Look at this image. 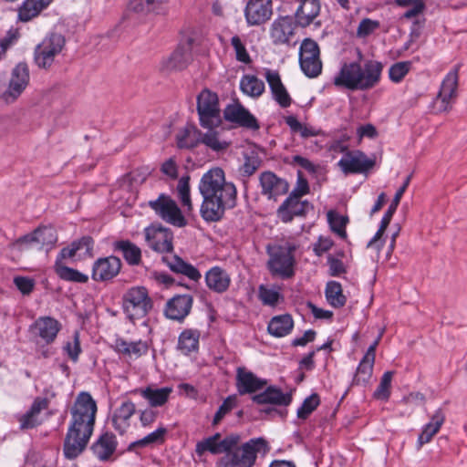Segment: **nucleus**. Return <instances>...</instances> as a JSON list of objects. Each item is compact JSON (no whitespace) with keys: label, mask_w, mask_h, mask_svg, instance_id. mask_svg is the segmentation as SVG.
I'll list each match as a JSON object with an SVG mask.
<instances>
[{"label":"nucleus","mask_w":467,"mask_h":467,"mask_svg":"<svg viewBox=\"0 0 467 467\" xmlns=\"http://www.w3.org/2000/svg\"><path fill=\"white\" fill-rule=\"evenodd\" d=\"M97 403L88 392H81L71 408V422L64 441V454L75 459L86 449L93 433Z\"/></svg>","instance_id":"1"},{"label":"nucleus","mask_w":467,"mask_h":467,"mask_svg":"<svg viewBox=\"0 0 467 467\" xmlns=\"http://www.w3.org/2000/svg\"><path fill=\"white\" fill-rule=\"evenodd\" d=\"M199 189L203 197L201 214L205 221L220 220L224 211L235 204V186L225 182L224 172L221 168L206 172L201 180Z\"/></svg>","instance_id":"2"},{"label":"nucleus","mask_w":467,"mask_h":467,"mask_svg":"<svg viewBox=\"0 0 467 467\" xmlns=\"http://www.w3.org/2000/svg\"><path fill=\"white\" fill-rule=\"evenodd\" d=\"M202 36L196 30L183 33L177 48L160 64V69L164 73L182 70L202 53Z\"/></svg>","instance_id":"3"},{"label":"nucleus","mask_w":467,"mask_h":467,"mask_svg":"<svg viewBox=\"0 0 467 467\" xmlns=\"http://www.w3.org/2000/svg\"><path fill=\"white\" fill-rule=\"evenodd\" d=\"M267 450V442L263 438L251 439L241 447L236 446L221 459V467H252L257 453Z\"/></svg>","instance_id":"4"},{"label":"nucleus","mask_w":467,"mask_h":467,"mask_svg":"<svg viewBox=\"0 0 467 467\" xmlns=\"http://www.w3.org/2000/svg\"><path fill=\"white\" fill-rule=\"evenodd\" d=\"M152 308V301L143 286L129 289L123 296V309L130 320L140 319Z\"/></svg>","instance_id":"5"},{"label":"nucleus","mask_w":467,"mask_h":467,"mask_svg":"<svg viewBox=\"0 0 467 467\" xmlns=\"http://www.w3.org/2000/svg\"><path fill=\"white\" fill-rule=\"evenodd\" d=\"M458 72L451 70L441 82L440 91L431 103V114L439 115L448 112L457 97Z\"/></svg>","instance_id":"6"},{"label":"nucleus","mask_w":467,"mask_h":467,"mask_svg":"<svg viewBox=\"0 0 467 467\" xmlns=\"http://www.w3.org/2000/svg\"><path fill=\"white\" fill-rule=\"evenodd\" d=\"M65 39L60 34H51L45 37L35 49V62L41 68H49L55 58L61 53Z\"/></svg>","instance_id":"7"},{"label":"nucleus","mask_w":467,"mask_h":467,"mask_svg":"<svg viewBox=\"0 0 467 467\" xmlns=\"http://www.w3.org/2000/svg\"><path fill=\"white\" fill-rule=\"evenodd\" d=\"M296 244L286 242L278 246L272 254L268 262V267L272 274L278 275L283 277H290L293 275L294 252Z\"/></svg>","instance_id":"8"},{"label":"nucleus","mask_w":467,"mask_h":467,"mask_svg":"<svg viewBox=\"0 0 467 467\" xmlns=\"http://www.w3.org/2000/svg\"><path fill=\"white\" fill-rule=\"evenodd\" d=\"M201 126L207 130L205 133H202L201 143L213 151H225L231 145V142L223 139L221 130L222 121L220 119H200Z\"/></svg>","instance_id":"9"},{"label":"nucleus","mask_w":467,"mask_h":467,"mask_svg":"<svg viewBox=\"0 0 467 467\" xmlns=\"http://www.w3.org/2000/svg\"><path fill=\"white\" fill-rule=\"evenodd\" d=\"M299 62L302 71L309 78L318 76L322 69V63L319 57V47L317 44L306 39L300 47Z\"/></svg>","instance_id":"10"},{"label":"nucleus","mask_w":467,"mask_h":467,"mask_svg":"<svg viewBox=\"0 0 467 467\" xmlns=\"http://www.w3.org/2000/svg\"><path fill=\"white\" fill-rule=\"evenodd\" d=\"M149 204L164 221L179 227L186 224L177 203L169 196L161 194L157 200L150 201Z\"/></svg>","instance_id":"11"},{"label":"nucleus","mask_w":467,"mask_h":467,"mask_svg":"<svg viewBox=\"0 0 467 467\" xmlns=\"http://www.w3.org/2000/svg\"><path fill=\"white\" fill-rule=\"evenodd\" d=\"M273 15L271 0H249L244 9L248 26H260L267 22Z\"/></svg>","instance_id":"12"},{"label":"nucleus","mask_w":467,"mask_h":467,"mask_svg":"<svg viewBox=\"0 0 467 467\" xmlns=\"http://www.w3.org/2000/svg\"><path fill=\"white\" fill-rule=\"evenodd\" d=\"M410 178H411V175L408 176L407 179L405 180L403 185L397 191L390 205L389 206L388 210L386 211V213L380 222V225H379L378 232L376 233L375 236L368 242V247H373L378 252L381 248L383 243L381 242L380 239H381L383 234L385 233L386 229L388 228V226L392 219V216L395 213V212L400 204V199H401L403 193L405 192L407 187L410 184Z\"/></svg>","instance_id":"13"},{"label":"nucleus","mask_w":467,"mask_h":467,"mask_svg":"<svg viewBox=\"0 0 467 467\" xmlns=\"http://www.w3.org/2000/svg\"><path fill=\"white\" fill-rule=\"evenodd\" d=\"M239 441L240 437L238 435L232 434L221 440V435L216 433L198 442L196 445V452L199 455H202L205 451H210L213 454L226 453V451L237 446Z\"/></svg>","instance_id":"14"},{"label":"nucleus","mask_w":467,"mask_h":467,"mask_svg":"<svg viewBox=\"0 0 467 467\" xmlns=\"http://www.w3.org/2000/svg\"><path fill=\"white\" fill-rule=\"evenodd\" d=\"M171 232L161 226H150L145 229L148 245L158 253H170L173 249Z\"/></svg>","instance_id":"15"},{"label":"nucleus","mask_w":467,"mask_h":467,"mask_svg":"<svg viewBox=\"0 0 467 467\" xmlns=\"http://www.w3.org/2000/svg\"><path fill=\"white\" fill-rule=\"evenodd\" d=\"M29 83V69L26 64L19 63L11 73L8 89L4 94L6 102L16 99L25 90Z\"/></svg>","instance_id":"16"},{"label":"nucleus","mask_w":467,"mask_h":467,"mask_svg":"<svg viewBox=\"0 0 467 467\" xmlns=\"http://www.w3.org/2000/svg\"><path fill=\"white\" fill-rule=\"evenodd\" d=\"M338 165L346 173H359L371 169L375 165V161L367 158L359 151L348 152L339 161Z\"/></svg>","instance_id":"17"},{"label":"nucleus","mask_w":467,"mask_h":467,"mask_svg":"<svg viewBox=\"0 0 467 467\" xmlns=\"http://www.w3.org/2000/svg\"><path fill=\"white\" fill-rule=\"evenodd\" d=\"M311 204L306 201H301L298 197L288 196L277 210V216L284 223L291 222L295 216H304L309 210Z\"/></svg>","instance_id":"18"},{"label":"nucleus","mask_w":467,"mask_h":467,"mask_svg":"<svg viewBox=\"0 0 467 467\" xmlns=\"http://www.w3.org/2000/svg\"><path fill=\"white\" fill-rule=\"evenodd\" d=\"M193 298L191 295H177L165 306V316L172 320L182 321L191 312Z\"/></svg>","instance_id":"19"},{"label":"nucleus","mask_w":467,"mask_h":467,"mask_svg":"<svg viewBox=\"0 0 467 467\" xmlns=\"http://www.w3.org/2000/svg\"><path fill=\"white\" fill-rule=\"evenodd\" d=\"M260 184L262 193L269 199H276L278 196L285 194L289 190L288 182L271 171L261 174Z\"/></svg>","instance_id":"20"},{"label":"nucleus","mask_w":467,"mask_h":467,"mask_svg":"<svg viewBox=\"0 0 467 467\" xmlns=\"http://www.w3.org/2000/svg\"><path fill=\"white\" fill-rule=\"evenodd\" d=\"M296 26L289 16L275 19L269 29L270 37L274 44H288L294 36Z\"/></svg>","instance_id":"21"},{"label":"nucleus","mask_w":467,"mask_h":467,"mask_svg":"<svg viewBox=\"0 0 467 467\" xmlns=\"http://www.w3.org/2000/svg\"><path fill=\"white\" fill-rule=\"evenodd\" d=\"M121 267L120 260L116 256L98 259L92 269V278L95 281H107L116 276Z\"/></svg>","instance_id":"22"},{"label":"nucleus","mask_w":467,"mask_h":467,"mask_svg":"<svg viewBox=\"0 0 467 467\" xmlns=\"http://www.w3.org/2000/svg\"><path fill=\"white\" fill-rule=\"evenodd\" d=\"M361 64L358 62L346 63L342 66L334 82L337 86H344L351 89H358V86H362L365 81H359Z\"/></svg>","instance_id":"23"},{"label":"nucleus","mask_w":467,"mask_h":467,"mask_svg":"<svg viewBox=\"0 0 467 467\" xmlns=\"http://www.w3.org/2000/svg\"><path fill=\"white\" fill-rule=\"evenodd\" d=\"M266 385V381L257 378L244 368H238L236 388L239 394L254 393Z\"/></svg>","instance_id":"24"},{"label":"nucleus","mask_w":467,"mask_h":467,"mask_svg":"<svg viewBox=\"0 0 467 467\" xmlns=\"http://www.w3.org/2000/svg\"><path fill=\"white\" fill-rule=\"evenodd\" d=\"M199 117H220L221 108L217 94L204 89L197 98Z\"/></svg>","instance_id":"25"},{"label":"nucleus","mask_w":467,"mask_h":467,"mask_svg":"<svg viewBox=\"0 0 467 467\" xmlns=\"http://www.w3.org/2000/svg\"><path fill=\"white\" fill-rule=\"evenodd\" d=\"M60 324L55 318L49 317H39L33 326V331L47 343L53 342L58 331Z\"/></svg>","instance_id":"26"},{"label":"nucleus","mask_w":467,"mask_h":467,"mask_svg":"<svg viewBox=\"0 0 467 467\" xmlns=\"http://www.w3.org/2000/svg\"><path fill=\"white\" fill-rule=\"evenodd\" d=\"M175 140L179 149L191 150L201 143L202 132L195 126L187 123L177 131Z\"/></svg>","instance_id":"27"},{"label":"nucleus","mask_w":467,"mask_h":467,"mask_svg":"<svg viewBox=\"0 0 467 467\" xmlns=\"http://www.w3.org/2000/svg\"><path fill=\"white\" fill-rule=\"evenodd\" d=\"M136 411L135 404L127 400L124 401L116 410L112 416V424L117 431L123 434L130 427V420Z\"/></svg>","instance_id":"28"},{"label":"nucleus","mask_w":467,"mask_h":467,"mask_svg":"<svg viewBox=\"0 0 467 467\" xmlns=\"http://www.w3.org/2000/svg\"><path fill=\"white\" fill-rule=\"evenodd\" d=\"M162 261L165 263L169 268L177 274H182L191 280L198 281L202 275L192 265H190L184 262L178 255H164L162 256Z\"/></svg>","instance_id":"29"},{"label":"nucleus","mask_w":467,"mask_h":467,"mask_svg":"<svg viewBox=\"0 0 467 467\" xmlns=\"http://www.w3.org/2000/svg\"><path fill=\"white\" fill-rule=\"evenodd\" d=\"M265 77L269 84L273 97L277 103L282 107L289 106L291 99L281 82L279 74L276 71L267 69Z\"/></svg>","instance_id":"30"},{"label":"nucleus","mask_w":467,"mask_h":467,"mask_svg":"<svg viewBox=\"0 0 467 467\" xmlns=\"http://www.w3.org/2000/svg\"><path fill=\"white\" fill-rule=\"evenodd\" d=\"M253 400L258 404H274L279 406H287L292 401V396L289 393H284L276 387H268L264 392L254 395Z\"/></svg>","instance_id":"31"},{"label":"nucleus","mask_w":467,"mask_h":467,"mask_svg":"<svg viewBox=\"0 0 467 467\" xmlns=\"http://www.w3.org/2000/svg\"><path fill=\"white\" fill-rule=\"evenodd\" d=\"M205 281L211 290L216 293H223L229 288L231 277L225 270L214 266L206 273Z\"/></svg>","instance_id":"32"},{"label":"nucleus","mask_w":467,"mask_h":467,"mask_svg":"<svg viewBox=\"0 0 467 467\" xmlns=\"http://www.w3.org/2000/svg\"><path fill=\"white\" fill-rule=\"evenodd\" d=\"M114 348L119 353L134 359L145 355L149 349L147 342L142 340L128 342L123 338H117L114 343Z\"/></svg>","instance_id":"33"},{"label":"nucleus","mask_w":467,"mask_h":467,"mask_svg":"<svg viewBox=\"0 0 467 467\" xmlns=\"http://www.w3.org/2000/svg\"><path fill=\"white\" fill-rule=\"evenodd\" d=\"M382 67L379 62L367 61L361 65L359 73V81H365V84L358 86V89H368L374 87L380 78Z\"/></svg>","instance_id":"34"},{"label":"nucleus","mask_w":467,"mask_h":467,"mask_svg":"<svg viewBox=\"0 0 467 467\" xmlns=\"http://www.w3.org/2000/svg\"><path fill=\"white\" fill-rule=\"evenodd\" d=\"M445 416L441 410H438L431 416V421L426 424L419 435L418 438V448H421L422 445L430 442L433 436H435L442 424L444 423Z\"/></svg>","instance_id":"35"},{"label":"nucleus","mask_w":467,"mask_h":467,"mask_svg":"<svg viewBox=\"0 0 467 467\" xmlns=\"http://www.w3.org/2000/svg\"><path fill=\"white\" fill-rule=\"evenodd\" d=\"M320 5L317 0H303L296 10V18L301 26H306L317 16Z\"/></svg>","instance_id":"36"},{"label":"nucleus","mask_w":467,"mask_h":467,"mask_svg":"<svg viewBox=\"0 0 467 467\" xmlns=\"http://www.w3.org/2000/svg\"><path fill=\"white\" fill-rule=\"evenodd\" d=\"M241 91L253 99H257L265 90V82L254 74H244L240 79Z\"/></svg>","instance_id":"37"},{"label":"nucleus","mask_w":467,"mask_h":467,"mask_svg":"<svg viewBox=\"0 0 467 467\" xmlns=\"http://www.w3.org/2000/svg\"><path fill=\"white\" fill-rule=\"evenodd\" d=\"M171 388H153L147 387L145 389H136L135 392L139 393L144 399H146L151 407H159L164 405L171 393Z\"/></svg>","instance_id":"38"},{"label":"nucleus","mask_w":467,"mask_h":467,"mask_svg":"<svg viewBox=\"0 0 467 467\" xmlns=\"http://www.w3.org/2000/svg\"><path fill=\"white\" fill-rule=\"evenodd\" d=\"M117 446L116 438L112 433H104L100 436L92 449L95 455L101 461L108 460L115 451Z\"/></svg>","instance_id":"39"},{"label":"nucleus","mask_w":467,"mask_h":467,"mask_svg":"<svg viewBox=\"0 0 467 467\" xmlns=\"http://www.w3.org/2000/svg\"><path fill=\"white\" fill-rule=\"evenodd\" d=\"M53 0H26L18 10V17L27 22L52 3Z\"/></svg>","instance_id":"40"},{"label":"nucleus","mask_w":467,"mask_h":467,"mask_svg":"<svg viewBox=\"0 0 467 467\" xmlns=\"http://www.w3.org/2000/svg\"><path fill=\"white\" fill-rule=\"evenodd\" d=\"M294 327V321L290 315L274 317L268 324V331L271 335L281 337L289 334Z\"/></svg>","instance_id":"41"},{"label":"nucleus","mask_w":467,"mask_h":467,"mask_svg":"<svg viewBox=\"0 0 467 467\" xmlns=\"http://www.w3.org/2000/svg\"><path fill=\"white\" fill-rule=\"evenodd\" d=\"M35 231L36 244L41 249L51 250L57 242V231L51 226H41Z\"/></svg>","instance_id":"42"},{"label":"nucleus","mask_w":467,"mask_h":467,"mask_svg":"<svg viewBox=\"0 0 467 467\" xmlns=\"http://www.w3.org/2000/svg\"><path fill=\"white\" fill-rule=\"evenodd\" d=\"M81 245H85V254H88V256H91L93 240L91 237L85 236L78 241L73 242L70 246L63 248L57 259H59L61 263L62 260L66 258H71L75 256L77 253L81 250Z\"/></svg>","instance_id":"43"},{"label":"nucleus","mask_w":467,"mask_h":467,"mask_svg":"<svg viewBox=\"0 0 467 467\" xmlns=\"http://www.w3.org/2000/svg\"><path fill=\"white\" fill-rule=\"evenodd\" d=\"M115 248L121 251L125 260L131 265H138L141 260V251L140 247L130 241H118L115 243Z\"/></svg>","instance_id":"44"},{"label":"nucleus","mask_w":467,"mask_h":467,"mask_svg":"<svg viewBox=\"0 0 467 467\" xmlns=\"http://www.w3.org/2000/svg\"><path fill=\"white\" fill-rule=\"evenodd\" d=\"M326 297L329 305L336 308L343 306L347 301L341 285L336 281H330L327 284Z\"/></svg>","instance_id":"45"},{"label":"nucleus","mask_w":467,"mask_h":467,"mask_svg":"<svg viewBox=\"0 0 467 467\" xmlns=\"http://www.w3.org/2000/svg\"><path fill=\"white\" fill-rule=\"evenodd\" d=\"M200 332L195 329L184 330L179 337V348L185 354L194 351L198 348Z\"/></svg>","instance_id":"46"},{"label":"nucleus","mask_w":467,"mask_h":467,"mask_svg":"<svg viewBox=\"0 0 467 467\" xmlns=\"http://www.w3.org/2000/svg\"><path fill=\"white\" fill-rule=\"evenodd\" d=\"M375 359L369 357H363L353 379L355 384H366L369 381L374 367Z\"/></svg>","instance_id":"47"},{"label":"nucleus","mask_w":467,"mask_h":467,"mask_svg":"<svg viewBox=\"0 0 467 467\" xmlns=\"http://www.w3.org/2000/svg\"><path fill=\"white\" fill-rule=\"evenodd\" d=\"M55 271L60 278L67 281L86 283L88 280V275L78 272L76 269L63 265L59 259H57L56 261Z\"/></svg>","instance_id":"48"},{"label":"nucleus","mask_w":467,"mask_h":467,"mask_svg":"<svg viewBox=\"0 0 467 467\" xmlns=\"http://www.w3.org/2000/svg\"><path fill=\"white\" fill-rule=\"evenodd\" d=\"M230 42L234 52L235 59L242 64L250 65L252 58L246 48L245 40L240 36L234 35L231 37Z\"/></svg>","instance_id":"49"},{"label":"nucleus","mask_w":467,"mask_h":467,"mask_svg":"<svg viewBox=\"0 0 467 467\" xmlns=\"http://www.w3.org/2000/svg\"><path fill=\"white\" fill-rule=\"evenodd\" d=\"M286 123L294 133L299 134L302 138L317 136L320 130L299 121L298 119H286Z\"/></svg>","instance_id":"50"},{"label":"nucleus","mask_w":467,"mask_h":467,"mask_svg":"<svg viewBox=\"0 0 467 467\" xmlns=\"http://www.w3.org/2000/svg\"><path fill=\"white\" fill-rule=\"evenodd\" d=\"M167 429L165 427H159L153 432L131 443L129 449L131 450L134 447H145L152 444H161L164 441Z\"/></svg>","instance_id":"51"},{"label":"nucleus","mask_w":467,"mask_h":467,"mask_svg":"<svg viewBox=\"0 0 467 467\" xmlns=\"http://www.w3.org/2000/svg\"><path fill=\"white\" fill-rule=\"evenodd\" d=\"M327 221L331 230L341 238L347 237L346 225L348 223V217L342 216L334 211L327 213Z\"/></svg>","instance_id":"52"},{"label":"nucleus","mask_w":467,"mask_h":467,"mask_svg":"<svg viewBox=\"0 0 467 467\" xmlns=\"http://www.w3.org/2000/svg\"><path fill=\"white\" fill-rule=\"evenodd\" d=\"M393 377L392 371H387L383 374L380 383L375 390L373 396L377 400H388L390 396L391 380Z\"/></svg>","instance_id":"53"},{"label":"nucleus","mask_w":467,"mask_h":467,"mask_svg":"<svg viewBox=\"0 0 467 467\" xmlns=\"http://www.w3.org/2000/svg\"><path fill=\"white\" fill-rule=\"evenodd\" d=\"M177 192L182 206L186 208L187 212H191L192 210V203L190 198L189 177H182L179 180Z\"/></svg>","instance_id":"54"},{"label":"nucleus","mask_w":467,"mask_h":467,"mask_svg":"<svg viewBox=\"0 0 467 467\" xmlns=\"http://www.w3.org/2000/svg\"><path fill=\"white\" fill-rule=\"evenodd\" d=\"M379 27V21L370 18H364L359 22L357 29V36L359 38H367L376 33Z\"/></svg>","instance_id":"55"},{"label":"nucleus","mask_w":467,"mask_h":467,"mask_svg":"<svg viewBox=\"0 0 467 467\" xmlns=\"http://www.w3.org/2000/svg\"><path fill=\"white\" fill-rule=\"evenodd\" d=\"M167 0H130V7L136 12L158 11Z\"/></svg>","instance_id":"56"},{"label":"nucleus","mask_w":467,"mask_h":467,"mask_svg":"<svg viewBox=\"0 0 467 467\" xmlns=\"http://www.w3.org/2000/svg\"><path fill=\"white\" fill-rule=\"evenodd\" d=\"M258 296L265 305L275 306L279 300L280 293L275 287L261 285L258 287Z\"/></svg>","instance_id":"57"},{"label":"nucleus","mask_w":467,"mask_h":467,"mask_svg":"<svg viewBox=\"0 0 467 467\" xmlns=\"http://www.w3.org/2000/svg\"><path fill=\"white\" fill-rule=\"evenodd\" d=\"M319 402L318 395L312 394L304 400L302 406L298 409L297 417L300 419H306L308 415L311 414L318 406Z\"/></svg>","instance_id":"58"},{"label":"nucleus","mask_w":467,"mask_h":467,"mask_svg":"<svg viewBox=\"0 0 467 467\" xmlns=\"http://www.w3.org/2000/svg\"><path fill=\"white\" fill-rule=\"evenodd\" d=\"M223 117H253L236 99H233L224 109Z\"/></svg>","instance_id":"59"},{"label":"nucleus","mask_w":467,"mask_h":467,"mask_svg":"<svg viewBox=\"0 0 467 467\" xmlns=\"http://www.w3.org/2000/svg\"><path fill=\"white\" fill-rule=\"evenodd\" d=\"M410 62H399L389 68V78L394 82H400L409 72Z\"/></svg>","instance_id":"60"},{"label":"nucleus","mask_w":467,"mask_h":467,"mask_svg":"<svg viewBox=\"0 0 467 467\" xmlns=\"http://www.w3.org/2000/svg\"><path fill=\"white\" fill-rule=\"evenodd\" d=\"M309 192V185L307 180L303 176L301 171L297 172L296 185L290 193V196L301 198L307 194Z\"/></svg>","instance_id":"61"},{"label":"nucleus","mask_w":467,"mask_h":467,"mask_svg":"<svg viewBox=\"0 0 467 467\" xmlns=\"http://www.w3.org/2000/svg\"><path fill=\"white\" fill-rule=\"evenodd\" d=\"M14 283L24 295H29L35 286L34 280L29 277L16 276L14 278Z\"/></svg>","instance_id":"62"},{"label":"nucleus","mask_w":467,"mask_h":467,"mask_svg":"<svg viewBox=\"0 0 467 467\" xmlns=\"http://www.w3.org/2000/svg\"><path fill=\"white\" fill-rule=\"evenodd\" d=\"M20 428L32 429L41 423L40 417L31 413L29 410L19 418Z\"/></svg>","instance_id":"63"},{"label":"nucleus","mask_w":467,"mask_h":467,"mask_svg":"<svg viewBox=\"0 0 467 467\" xmlns=\"http://www.w3.org/2000/svg\"><path fill=\"white\" fill-rule=\"evenodd\" d=\"M20 428L32 429L41 423L40 417L31 413L29 410L19 418Z\"/></svg>","instance_id":"64"}]
</instances>
